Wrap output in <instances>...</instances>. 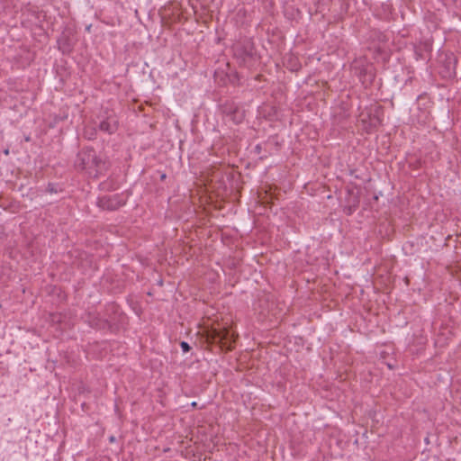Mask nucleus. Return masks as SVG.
Masks as SVG:
<instances>
[{
	"label": "nucleus",
	"mask_w": 461,
	"mask_h": 461,
	"mask_svg": "<svg viewBox=\"0 0 461 461\" xmlns=\"http://www.w3.org/2000/svg\"><path fill=\"white\" fill-rule=\"evenodd\" d=\"M86 321L93 328L98 330L106 329L109 324L106 320L102 319L99 315L95 313H87L86 316Z\"/></svg>",
	"instance_id": "7"
},
{
	"label": "nucleus",
	"mask_w": 461,
	"mask_h": 461,
	"mask_svg": "<svg viewBox=\"0 0 461 461\" xmlns=\"http://www.w3.org/2000/svg\"><path fill=\"white\" fill-rule=\"evenodd\" d=\"M222 112L236 124L240 123L244 119V112L234 103H226L222 106Z\"/></svg>",
	"instance_id": "5"
},
{
	"label": "nucleus",
	"mask_w": 461,
	"mask_h": 461,
	"mask_svg": "<svg viewBox=\"0 0 461 461\" xmlns=\"http://www.w3.org/2000/svg\"><path fill=\"white\" fill-rule=\"evenodd\" d=\"M75 166L77 169L86 171L90 176L96 177L103 170L104 162L98 158L94 149L87 147L78 152Z\"/></svg>",
	"instance_id": "1"
},
{
	"label": "nucleus",
	"mask_w": 461,
	"mask_h": 461,
	"mask_svg": "<svg viewBox=\"0 0 461 461\" xmlns=\"http://www.w3.org/2000/svg\"><path fill=\"white\" fill-rule=\"evenodd\" d=\"M165 178H166V175H165V174H163V175L161 176V179H165Z\"/></svg>",
	"instance_id": "10"
},
{
	"label": "nucleus",
	"mask_w": 461,
	"mask_h": 461,
	"mask_svg": "<svg viewBox=\"0 0 461 461\" xmlns=\"http://www.w3.org/2000/svg\"><path fill=\"white\" fill-rule=\"evenodd\" d=\"M206 340L208 343L219 344L221 349L226 350H231L235 342L233 335L226 328L208 330L206 331Z\"/></svg>",
	"instance_id": "2"
},
{
	"label": "nucleus",
	"mask_w": 461,
	"mask_h": 461,
	"mask_svg": "<svg viewBox=\"0 0 461 461\" xmlns=\"http://www.w3.org/2000/svg\"><path fill=\"white\" fill-rule=\"evenodd\" d=\"M192 406L195 407V406H196V402H193V403H192Z\"/></svg>",
	"instance_id": "12"
},
{
	"label": "nucleus",
	"mask_w": 461,
	"mask_h": 461,
	"mask_svg": "<svg viewBox=\"0 0 461 461\" xmlns=\"http://www.w3.org/2000/svg\"><path fill=\"white\" fill-rule=\"evenodd\" d=\"M123 194H105L97 198L96 205L102 210L116 211L126 203Z\"/></svg>",
	"instance_id": "3"
},
{
	"label": "nucleus",
	"mask_w": 461,
	"mask_h": 461,
	"mask_svg": "<svg viewBox=\"0 0 461 461\" xmlns=\"http://www.w3.org/2000/svg\"><path fill=\"white\" fill-rule=\"evenodd\" d=\"M233 54L240 64L245 65L252 58V43L250 41H244L234 44Z\"/></svg>",
	"instance_id": "4"
},
{
	"label": "nucleus",
	"mask_w": 461,
	"mask_h": 461,
	"mask_svg": "<svg viewBox=\"0 0 461 461\" xmlns=\"http://www.w3.org/2000/svg\"><path fill=\"white\" fill-rule=\"evenodd\" d=\"M256 149L258 150V152H259V150H260V146H259V145H257Z\"/></svg>",
	"instance_id": "9"
},
{
	"label": "nucleus",
	"mask_w": 461,
	"mask_h": 461,
	"mask_svg": "<svg viewBox=\"0 0 461 461\" xmlns=\"http://www.w3.org/2000/svg\"><path fill=\"white\" fill-rule=\"evenodd\" d=\"M104 185H105L104 183H102V184H101V185L103 186V189H104V188H105V187H104Z\"/></svg>",
	"instance_id": "11"
},
{
	"label": "nucleus",
	"mask_w": 461,
	"mask_h": 461,
	"mask_svg": "<svg viewBox=\"0 0 461 461\" xmlns=\"http://www.w3.org/2000/svg\"><path fill=\"white\" fill-rule=\"evenodd\" d=\"M118 120L113 115L107 116L99 123V130L108 134L114 133L118 129Z\"/></svg>",
	"instance_id": "6"
},
{
	"label": "nucleus",
	"mask_w": 461,
	"mask_h": 461,
	"mask_svg": "<svg viewBox=\"0 0 461 461\" xmlns=\"http://www.w3.org/2000/svg\"><path fill=\"white\" fill-rule=\"evenodd\" d=\"M180 347H181V348H182L184 353H186V352L190 351V349H191L190 345L187 342H185V341H182L180 343Z\"/></svg>",
	"instance_id": "8"
}]
</instances>
